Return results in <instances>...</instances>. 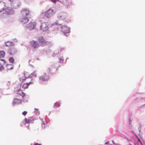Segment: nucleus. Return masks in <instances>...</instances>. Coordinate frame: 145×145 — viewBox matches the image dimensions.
I'll return each instance as SVG.
<instances>
[{
    "label": "nucleus",
    "mask_w": 145,
    "mask_h": 145,
    "mask_svg": "<svg viewBox=\"0 0 145 145\" xmlns=\"http://www.w3.org/2000/svg\"><path fill=\"white\" fill-rule=\"evenodd\" d=\"M37 40L39 43V46H44L47 45L48 43L44 39L43 37H38Z\"/></svg>",
    "instance_id": "1"
},
{
    "label": "nucleus",
    "mask_w": 145,
    "mask_h": 145,
    "mask_svg": "<svg viewBox=\"0 0 145 145\" xmlns=\"http://www.w3.org/2000/svg\"><path fill=\"white\" fill-rule=\"evenodd\" d=\"M49 24L48 22H44L42 23L40 26L41 29L42 31H46L48 29Z\"/></svg>",
    "instance_id": "2"
},
{
    "label": "nucleus",
    "mask_w": 145,
    "mask_h": 145,
    "mask_svg": "<svg viewBox=\"0 0 145 145\" xmlns=\"http://www.w3.org/2000/svg\"><path fill=\"white\" fill-rule=\"evenodd\" d=\"M54 13V10L52 9H50L48 10L45 13L44 15L47 18H50ZM44 15V14L42 13V15L43 16Z\"/></svg>",
    "instance_id": "3"
},
{
    "label": "nucleus",
    "mask_w": 145,
    "mask_h": 145,
    "mask_svg": "<svg viewBox=\"0 0 145 145\" xmlns=\"http://www.w3.org/2000/svg\"><path fill=\"white\" fill-rule=\"evenodd\" d=\"M30 12L28 9L24 8L21 12V14L22 16H25L30 14Z\"/></svg>",
    "instance_id": "4"
},
{
    "label": "nucleus",
    "mask_w": 145,
    "mask_h": 145,
    "mask_svg": "<svg viewBox=\"0 0 145 145\" xmlns=\"http://www.w3.org/2000/svg\"><path fill=\"white\" fill-rule=\"evenodd\" d=\"M30 44L31 46L34 48H38L40 46L39 44L35 40L31 41L30 42Z\"/></svg>",
    "instance_id": "5"
},
{
    "label": "nucleus",
    "mask_w": 145,
    "mask_h": 145,
    "mask_svg": "<svg viewBox=\"0 0 145 145\" xmlns=\"http://www.w3.org/2000/svg\"><path fill=\"white\" fill-rule=\"evenodd\" d=\"M39 79L43 81H45L48 80L50 78L49 75L45 74L43 76H41L39 77Z\"/></svg>",
    "instance_id": "6"
},
{
    "label": "nucleus",
    "mask_w": 145,
    "mask_h": 145,
    "mask_svg": "<svg viewBox=\"0 0 145 145\" xmlns=\"http://www.w3.org/2000/svg\"><path fill=\"white\" fill-rule=\"evenodd\" d=\"M8 52L10 55H14L17 52V51L15 48L13 47L11 48L8 49Z\"/></svg>",
    "instance_id": "7"
},
{
    "label": "nucleus",
    "mask_w": 145,
    "mask_h": 145,
    "mask_svg": "<svg viewBox=\"0 0 145 145\" xmlns=\"http://www.w3.org/2000/svg\"><path fill=\"white\" fill-rule=\"evenodd\" d=\"M37 23L35 22H34L33 23L29 24L27 26L30 30H32L35 28L36 25Z\"/></svg>",
    "instance_id": "8"
},
{
    "label": "nucleus",
    "mask_w": 145,
    "mask_h": 145,
    "mask_svg": "<svg viewBox=\"0 0 145 145\" xmlns=\"http://www.w3.org/2000/svg\"><path fill=\"white\" fill-rule=\"evenodd\" d=\"M17 94L21 96L23 98L25 96V93L23 92L21 89H18L17 91Z\"/></svg>",
    "instance_id": "9"
},
{
    "label": "nucleus",
    "mask_w": 145,
    "mask_h": 145,
    "mask_svg": "<svg viewBox=\"0 0 145 145\" xmlns=\"http://www.w3.org/2000/svg\"><path fill=\"white\" fill-rule=\"evenodd\" d=\"M21 103L22 101L21 100L17 98H15L14 99L12 103L13 105H15L16 104H20Z\"/></svg>",
    "instance_id": "10"
},
{
    "label": "nucleus",
    "mask_w": 145,
    "mask_h": 145,
    "mask_svg": "<svg viewBox=\"0 0 145 145\" xmlns=\"http://www.w3.org/2000/svg\"><path fill=\"white\" fill-rule=\"evenodd\" d=\"M35 74V72H33V73H31V74H29L28 72H25L24 75L25 76L26 78H31L33 76V75Z\"/></svg>",
    "instance_id": "11"
},
{
    "label": "nucleus",
    "mask_w": 145,
    "mask_h": 145,
    "mask_svg": "<svg viewBox=\"0 0 145 145\" xmlns=\"http://www.w3.org/2000/svg\"><path fill=\"white\" fill-rule=\"evenodd\" d=\"M26 78L24 74H21L19 75L20 80L21 82L24 81Z\"/></svg>",
    "instance_id": "12"
},
{
    "label": "nucleus",
    "mask_w": 145,
    "mask_h": 145,
    "mask_svg": "<svg viewBox=\"0 0 145 145\" xmlns=\"http://www.w3.org/2000/svg\"><path fill=\"white\" fill-rule=\"evenodd\" d=\"M5 6V4L4 3H0V12L3 11Z\"/></svg>",
    "instance_id": "13"
},
{
    "label": "nucleus",
    "mask_w": 145,
    "mask_h": 145,
    "mask_svg": "<svg viewBox=\"0 0 145 145\" xmlns=\"http://www.w3.org/2000/svg\"><path fill=\"white\" fill-rule=\"evenodd\" d=\"M33 84V82H30L28 83H26L24 84L22 86V87L24 89H27V88L31 84Z\"/></svg>",
    "instance_id": "14"
},
{
    "label": "nucleus",
    "mask_w": 145,
    "mask_h": 145,
    "mask_svg": "<svg viewBox=\"0 0 145 145\" xmlns=\"http://www.w3.org/2000/svg\"><path fill=\"white\" fill-rule=\"evenodd\" d=\"M69 29L66 26H64L62 27V31L64 33H67L68 32Z\"/></svg>",
    "instance_id": "15"
},
{
    "label": "nucleus",
    "mask_w": 145,
    "mask_h": 145,
    "mask_svg": "<svg viewBox=\"0 0 145 145\" xmlns=\"http://www.w3.org/2000/svg\"><path fill=\"white\" fill-rule=\"evenodd\" d=\"M5 44L6 46L8 47H11L14 45V43L10 41L6 42Z\"/></svg>",
    "instance_id": "16"
},
{
    "label": "nucleus",
    "mask_w": 145,
    "mask_h": 145,
    "mask_svg": "<svg viewBox=\"0 0 145 145\" xmlns=\"http://www.w3.org/2000/svg\"><path fill=\"white\" fill-rule=\"evenodd\" d=\"M29 21V20L27 17L23 18L21 19V22L24 24L27 23Z\"/></svg>",
    "instance_id": "17"
},
{
    "label": "nucleus",
    "mask_w": 145,
    "mask_h": 145,
    "mask_svg": "<svg viewBox=\"0 0 145 145\" xmlns=\"http://www.w3.org/2000/svg\"><path fill=\"white\" fill-rule=\"evenodd\" d=\"M6 67L8 70H11L13 69L14 66L12 64H8L6 65Z\"/></svg>",
    "instance_id": "18"
},
{
    "label": "nucleus",
    "mask_w": 145,
    "mask_h": 145,
    "mask_svg": "<svg viewBox=\"0 0 145 145\" xmlns=\"http://www.w3.org/2000/svg\"><path fill=\"white\" fill-rule=\"evenodd\" d=\"M6 63L5 60L3 59H0V66H3Z\"/></svg>",
    "instance_id": "19"
},
{
    "label": "nucleus",
    "mask_w": 145,
    "mask_h": 145,
    "mask_svg": "<svg viewBox=\"0 0 145 145\" xmlns=\"http://www.w3.org/2000/svg\"><path fill=\"white\" fill-rule=\"evenodd\" d=\"M25 121L26 122V123H29L32 122V120L29 119H27L26 118L24 119Z\"/></svg>",
    "instance_id": "20"
},
{
    "label": "nucleus",
    "mask_w": 145,
    "mask_h": 145,
    "mask_svg": "<svg viewBox=\"0 0 145 145\" xmlns=\"http://www.w3.org/2000/svg\"><path fill=\"white\" fill-rule=\"evenodd\" d=\"M60 105V104L59 102H56L54 104V106L55 107H59Z\"/></svg>",
    "instance_id": "21"
},
{
    "label": "nucleus",
    "mask_w": 145,
    "mask_h": 145,
    "mask_svg": "<svg viewBox=\"0 0 145 145\" xmlns=\"http://www.w3.org/2000/svg\"><path fill=\"white\" fill-rule=\"evenodd\" d=\"M5 55V53L4 51H0V58L3 57Z\"/></svg>",
    "instance_id": "22"
},
{
    "label": "nucleus",
    "mask_w": 145,
    "mask_h": 145,
    "mask_svg": "<svg viewBox=\"0 0 145 145\" xmlns=\"http://www.w3.org/2000/svg\"><path fill=\"white\" fill-rule=\"evenodd\" d=\"M9 60L10 63H13L14 62V59L12 57H10Z\"/></svg>",
    "instance_id": "23"
},
{
    "label": "nucleus",
    "mask_w": 145,
    "mask_h": 145,
    "mask_svg": "<svg viewBox=\"0 0 145 145\" xmlns=\"http://www.w3.org/2000/svg\"><path fill=\"white\" fill-rule=\"evenodd\" d=\"M26 124V122H25V121H22L21 123V126H23L24 125H25Z\"/></svg>",
    "instance_id": "24"
},
{
    "label": "nucleus",
    "mask_w": 145,
    "mask_h": 145,
    "mask_svg": "<svg viewBox=\"0 0 145 145\" xmlns=\"http://www.w3.org/2000/svg\"><path fill=\"white\" fill-rule=\"evenodd\" d=\"M27 112L26 111H24L22 113V114L24 115L25 116L27 114Z\"/></svg>",
    "instance_id": "25"
},
{
    "label": "nucleus",
    "mask_w": 145,
    "mask_h": 145,
    "mask_svg": "<svg viewBox=\"0 0 145 145\" xmlns=\"http://www.w3.org/2000/svg\"><path fill=\"white\" fill-rule=\"evenodd\" d=\"M4 69V68L3 66H1L0 67V71H1Z\"/></svg>",
    "instance_id": "26"
},
{
    "label": "nucleus",
    "mask_w": 145,
    "mask_h": 145,
    "mask_svg": "<svg viewBox=\"0 0 145 145\" xmlns=\"http://www.w3.org/2000/svg\"><path fill=\"white\" fill-rule=\"evenodd\" d=\"M57 0H51V1L53 3H55Z\"/></svg>",
    "instance_id": "27"
},
{
    "label": "nucleus",
    "mask_w": 145,
    "mask_h": 145,
    "mask_svg": "<svg viewBox=\"0 0 145 145\" xmlns=\"http://www.w3.org/2000/svg\"><path fill=\"white\" fill-rule=\"evenodd\" d=\"M34 145H42L41 144H38V143H36L35 144H34Z\"/></svg>",
    "instance_id": "28"
},
{
    "label": "nucleus",
    "mask_w": 145,
    "mask_h": 145,
    "mask_svg": "<svg viewBox=\"0 0 145 145\" xmlns=\"http://www.w3.org/2000/svg\"><path fill=\"white\" fill-rule=\"evenodd\" d=\"M109 144V142H106L105 143V144Z\"/></svg>",
    "instance_id": "29"
},
{
    "label": "nucleus",
    "mask_w": 145,
    "mask_h": 145,
    "mask_svg": "<svg viewBox=\"0 0 145 145\" xmlns=\"http://www.w3.org/2000/svg\"><path fill=\"white\" fill-rule=\"evenodd\" d=\"M112 143H113L115 145H116V144L114 142V141H113V140L112 141Z\"/></svg>",
    "instance_id": "30"
},
{
    "label": "nucleus",
    "mask_w": 145,
    "mask_h": 145,
    "mask_svg": "<svg viewBox=\"0 0 145 145\" xmlns=\"http://www.w3.org/2000/svg\"><path fill=\"white\" fill-rule=\"evenodd\" d=\"M115 145H117V144H116Z\"/></svg>",
    "instance_id": "31"
}]
</instances>
